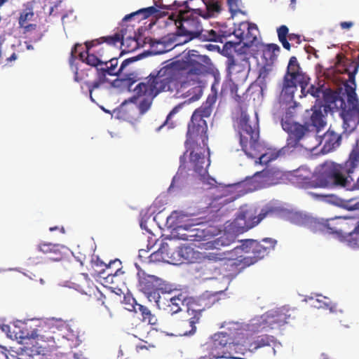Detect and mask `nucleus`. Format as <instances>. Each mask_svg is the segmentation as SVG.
<instances>
[{
    "label": "nucleus",
    "mask_w": 359,
    "mask_h": 359,
    "mask_svg": "<svg viewBox=\"0 0 359 359\" xmlns=\"http://www.w3.org/2000/svg\"><path fill=\"white\" fill-rule=\"evenodd\" d=\"M215 101L216 95L208 96L206 102L194 111L191 118L194 120L205 121V118L210 116L212 111V105Z\"/></svg>",
    "instance_id": "nucleus-27"
},
{
    "label": "nucleus",
    "mask_w": 359,
    "mask_h": 359,
    "mask_svg": "<svg viewBox=\"0 0 359 359\" xmlns=\"http://www.w3.org/2000/svg\"><path fill=\"white\" fill-rule=\"evenodd\" d=\"M353 70L348 72V81L343 88L336 90L326 88L324 85L311 84L305 89L306 97L310 94L316 98L314 105L323 107L325 113L333 109L340 110L339 116L343 120V127L345 131L355 130L359 125V99L355 93L356 84L355 76L358 72V65L353 64Z\"/></svg>",
    "instance_id": "nucleus-1"
},
{
    "label": "nucleus",
    "mask_w": 359,
    "mask_h": 359,
    "mask_svg": "<svg viewBox=\"0 0 359 359\" xmlns=\"http://www.w3.org/2000/svg\"><path fill=\"white\" fill-rule=\"evenodd\" d=\"M189 59L185 62H181V70L185 71L186 78L194 83H198L200 76L207 72V67L204 65L209 60L207 56L195 55L194 53L189 55Z\"/></svg>",
    "instance_id": "nucleus-16"
},
{
    "label": "nucleus",
    "mask_w": 359,
    "mask_h": 359,
    "mask_svg": "<svg viewBox=\"0 0 359 359\" xmlns=\"http://www.w3.org/2000/svg\"><path fill=\"white\" fill-rule=\"evenodd\" d=\"M26 327L25 325H24ZM19 334L18 337L21 339H43V335H39L36 333V331L33 330L32 332H28L26 327H23L22 330L19 332V333L16 332V334Z\"/></svg>",
    "instance_id": "nucleus-47"
},
{
    "label": "nucleus",
    "mask_w": 359,
    "mask_h": 359,
    "mask_svg": "<svg viewBox=\"0 0 359 359\" xmlns=\"http://www.w3.org/2000/svg\"><path fill=\"white\" fill-rule=\"evenodd\" d=\"M226 245V243H224V242L223 241V237L221 236L219 237V238L213 241H210V242H207L205 245V249H213V248H217L218 246L219 245Z\"/></svg>",
    "instance_id": "nucleus-52"
},
{
    "label": "nucleus",
    "mask_w": 359,
    "mask_h": 359,
    "mask_svg": "<svg viewBox=\"0 0 359 359\" xmlns=\"http://www.w3.org/2000/svg\"><path fill=\"white\" fill-rule=\"evenodd\" d=\"M156 345L154 344H149L147 341H144V344H140L136 346L137 351L142 349L149 350L150 348H154Z\"/></svg>",
    "instance_id": "nucleus-55"
},
{
    "label": "nucleus",
    "mask_w": 359,
    "mask_h": 359,
    "mask_svg": "<svg viewBox=\"0 0 359 359\" xmlns=\"http://www.w3.org/2000/svg\"><path fill=\"white\" fill-rule=\"evenodd\" d=\"M226 32L221 30L220 29L215 30L211 29H203L201 27L199 34L197 35L198 39L203 41H214L223 43V39L227 37Z\"/></svg>",
    "instance_id": "nucleus-28"
},
{
    "label": "nucleus",
    "mask_w": 359,
    "mask_h": 359,
    "mask_svg": "<svg viewBox=\"0 0 359 359\" xmlns=\"http://www.w3.org/2000/svg\"><path fill=\"white\" fill-rule=\"evenodd\" d=\"M249 330L252 332H261L271 330L266 313L252 318L249 325Z\"/></svg>",
    "instance_id": "nucleus-31"
},
{
    "label": "nucleus",
    "mask_w": 359,
    "mask_h": 359,
    "mask_svg": "<svg viewBox=\"0 0 359 359\" xmlns=\"http://www.w3.org/2000/svg\"><path fill=\"white\" fill-rule=\"evenodd\" d=\"M198 359H215V358L213 357L210 353L208 352V354L201 356Z\"/></svg>",
    "instance_id": "nucleus-62"
},
{
    "label": "nucleus",
    "mask_w": 359,
    "mask_h": 359,
    "mask_svg": "<svg viewBox=\"0 0 359 359\" xmlns=\"http://www.w3.org/2000/svg\"><path fill=\"white\" fill-rule=\"evenodd\" d=\"M208 232L204 229H192L181 235V238L191 242H199L208 240Z\"/></svg>",
    "instance_id": "nucleus-34"
},
{
    "label": "nucleus",
    "mask_w": 359,
    "mask_h": 359,
    "mask_svg": "<svg viewBox=\"0 0 359 359\" xmlns=\"http://www.w3.org/2000/svg\"><path fill=\"white\" fill-rule=\"evenodd\" d=\"M137 60V58L135 57L126 59L122 62L120 67L117 68L118 59L116 57L106 58L104 60L106 65H104L100 69H97V79H95L93 82L85 83L88 87L90 100L94 102V99L92 96L94 90L99 88L102 85L109 81L107 77V76H119L123 72L128 65Z\"/></svg>",
    "instance_id": "nucleus-10"
},
{
    "label": "nucleus",
    "mask_w": 359,
    "mask_h": 359,
    "mask_svg": "<svg viewBox=\"0 0 359 359\" xmlns=\"http://www.w3.org/2000/svg\"><path fill=\"white\" fill-rule=\"evenodd\" d=\"M277 344V339L272 335L264 334L257 337L254 341L248 343V348L251 352L265 346H273V353H276L274 347Z\"/></svg>",
    "instance_id": "nucleus-25"
},
{
    "label": "nucleus",
    "mask_w": 359,
    "mask_h": 359,
    "mask_svg": "<svg viewBox=\"0 0 359 359\" xmlns=\"http://www.w3.org/2000/svg\"><path fill=\"white\" fill-rule=\"evenodd\" d=\"M206 121H200L191 118L186 134L184 142L187 152L190 151L189 158L194 168L199 172H204V156L206 151L209 152L208 146V136Z\"/></svg>",
    "instance_id": "nucleus-5"
},
{
    "label": "nucleus",
    "mask_w": 359,
    "mask_h": 359,
    "mask_svg": "<svg viewBox=\"0 0 359 359\" xmlns=\"http://www.w3.org/2000/svg\"><path fill=\"white\" fill-rule=\"evenodd\" d=\"M359 168V140L353 147L344 163L325 161L320 165L318 172L312 177L305 176V169L296 171L295 182L299 188L308 189L329 187H351V174Z\"/></svg>",
    "instance_id": "nucleus-2"
},
{
    "label": "nucleus",
    "mask_w": 359,
    "mask_h": 359,
    "mask_svg": "<svg viewBox=\"0 0 359 359\" xmlns=\"http://www.w3.org/2000/svg\"><path fill=\"white\" fill-rule=\"evenodd\" d=\"M159 12L160 11L157 9V7L154 5V6H149L145 8H142L136 12L127 15L123 18V20L128 21L132 18L140 15H142V19H146L154 15H155L156 16H158L161 15Z\"/></svg>",
    "instance_id": "nucleus-37"
},
{
    "label": "nucleus",
    "mask_w": 359,
    "mask_h": 359,
    "mask_svg": "<svg viewBox=\"0 0 359 359\" xmlns=\"http://www.w3.org/2000/svg\"><path fill=\"white\" fill-rule=\"evenodd\" d=\"M133 303L131 306L136 313H140L142 316V321L147 323L151 325H158V318L155 314L152 313L150 309L147 306L137 304L134 298H132Z\"/></svg>",
    "instance_id": "nucleus-26"
},
{
    "label": "nucleus",
    "mask_w": 359,
    "mask_h": 359,
    "mask_svg": "<svg viewBox=\"0 0 359 359\" xmlns=\"http://www.w3.org/2000/svg\"><path fill=\"white\" fill-rule=\"evenodd\" d=\"M339 236L340 241L346 242L351 246L358 245L359 235V221L357 225L354 223V218L352 217L340 216Z\"/></svg>",
    "instance_id": "nucleus-18"
},
{
    "label": "nucleus",
    "mask_w": 359,
    "mask_h": 359,
    "mask_svg": "<svg viewBox=\"0 0 359 359\" xmlns=\"http://www.w3.org/2000/svg\"><path fill=\"white\" fill-rule=\"evenodd\" d=\"M133 75V74H127L125 78L122 79L124 85L127 86L128 88H130L134 83L137 81L135 76H131Z\"/></svg>",
    "instance_id": "nucleus-54"
},
{
    "label": "nucleus",
    "mask_w": 359,
    "mask_h": 359,
    "mask_svg": "<svg viewBox=\"0 0 359 359\" xmlns=\"http://www.w3.org/2000/svg\"><path fill=\"white\" fill-rule=\"evenodd\" d=\"M229 11L234 15L241 13V0H226Z\"/></svg>",
    "instance_id": "nucleus-50"
},
{
    "label": "nucleus",
    "mask_w": 359,
    "mask_h": 359,
    "mask_svg": "<svg viewBox=\"0 0 359 359\" xmlns=\"http://www.w3.org/2000/svg\"><path fill=\"white\" fill-rule=\"evenodd\" d=\"M137 275L138 287L140 291L145 294L149 302L154 301L157 306L161 308L160 291L163 290L162 280L155 276L145 274L144 272H138Z\"/></svg>",
    "instance_id": "nucleus-13"
},
{
    "label": "nucleus",
    "mask_w": 359,
    "mask_h": 359,
    "mask_svg": "<svg viewBox=\"0 0 359 359\" xmlns=\"http://www.w3.org/2000/svg\"><path fill=\"white\" fill-rule=\"evenodd\" d=\"M300 67L298 63L297 59L296 57L292 56L290 58L289 63L287 69V74H292V76L299 74H304L302 72L299 71Z\"/></svg>",
    "instance_id": "nucleus-46"
},
{
    "label": "nucleus",
    "mask_w": 359,
    "mask_h": 359,
    "mask_svg": "<svg viewBox=\"0 0 359 359\" xmlns=\"http://www.w3.org/2000/svg\"><path fill=\"white\" fill-rule=\"evenodd\" d=\"M187 0H154V5L158 8L175 11L176 5H183Z\"/></svg>",
    "instance_id": "nucleus-40"
},
{
    "label": "nucleus",
    "mask_w": 359,
    "mask_h": 359,
    "mask_svg": "<svg viewBox=\"0 0 359 359\" xmlns=\"http://www.w3.org/2000/svg\"><path fill=\"white\" fill-rule=\"evenodd\" d=\"M36 24H27L20 27L23 29V34H25L27 37H31L32 33L36 31Z\"/></svg>",
    "instance_id": "nucleus-53"
},
{
    "label": "nucleus",
    "mask_w": 359,
    "mask_h": 359,
    "mask_svg": "<svg viewBox=\"0 0 359 359\" xmlns=\"http://www.w3.org/2000/svg\"><path fill=\"white\" fill-rule=\"evenodd\" d=\"M165 64L158 70L152 71L144 81L138 83L134 88L138 96H146L154 99L162 93H178L182 87L180 77V61L165 62Z\"/></svg>",
    "instance_id": "nucleus-3"
},
{
    "label": "nucleus",
    "mask_w": 359,
    "mask_h": 359,
    "mask_svg": "<svg viewBox=\"0 0 359 359\" xmlns=\"http://www.w3.org/2000/svg\"><path fill=\"white\" fill-rule=\"evenodd\" d=\"M165 23L166 25H173L176 27L177 34L188 36L189 39L197 37L202 27L201 18L202 11L200 9H180L177 13H170Z\"/></svg>",
    "instance_id": "nucleus-8"
},
{
    "label": "nucleus",
    "mask_w": 359,
    "mask_h": 359,
    "mask_svg": "<svg viewBox=\"0 0 359 359\" xmlns=\"http://www.w3.org/2000/svg\"><path fill=\"white\" fill-rule=\"evenodd\" d=\"M305 226L314 233L326 234L325 219L310 218L305 216Z\"/></svg>",
    "instance_id": "nucleus-33"
},
{
    "label": "nucleus",
    "mask_w": 359,
    "mask_h": 359,
    "mask_svg": "<svg viewBox=\"0 0 359 359\" xmlns=\"http://www.w3.org/2000/svg\"><path fill=\"white\" fill-rule=\"evenodd\" d=\"M182 108V104H178L175 106L168 114L165 121L163 122L162 125H161L158 130H160L164 126H168V128H173L175 127V123L171 121L172 117L179 112L180 109Z\"/></svg>",
    "instance_id": "nucleus-45"
},
{
    "label": "nucleus",
    "mask_w": 359,
    "mask_h": 359,
    "mask_svg": "<svg viewBox=\"0 0 359 359\" xmlns=\"http://www.w3.org/2000/svg\"><path fill=\"white\" fill-rule=\"evenodd\" d=\"M230 340L229 334L226 332H218L215 333L204 346L215 359L233 358L229 351L231 348Z\"/></svg>",
    "instance_id": "nucleus-15"
},
{
    "label": "nucleus",
    "mask_w": 359,
    "mask_h": 359,
    "mask_svg": "<svg viewBox=\"0 0 359 359\" xmlns=\"http://www.w3.org/2000/svg\"><path fill=\"white\" fill-rule=\"evenodd\" d=\"M353 23L352 22H341L340 23V27L343 29H348L352 27Z\"/></svg>",
    "instance_id": "nucleus-59"
},
{
    "label": "nucleus",
    "mask_w": 359,
    "mask_h": 359,
    "mask_svg": "<svg viewBox=\"0 0 359 359\" xmlns=\"http://www.w3.org/2000/svg\"><path fill=\"white\" fill-rule=\"evenodd\" d=\"M210 165V162H209V160L206 161L205 160V156H204V164H203V167L205 168V171L204 172H199V171H197L194 167V164L192 163L191 159H189V170H193L196 173H197L200 177H201V180L203 183V185L206 186L207 187V189H211L212 187H214L216 186V180L211 177L210 176H209L208 174V167Z\"/></svg>",
    "instance_id": "nucleus-32"
},
{
    "label": "nucleus",
    "mask_w": 359,
    "mask_h": 359,
    "mask_svg": "<svg viewBox=\"0 0 359 359\" xmlns=\"http://www.w3.org/2000/svg\"><path fill=\"white\" fill-rule=\"evenodd\" d=\"M271 210H262L257 214L255 209L250 208L241 211L235 218L233 226L238 233H243L255 227L262 221Z\"/></svg>",
    "instance_id": "nucleus-14"
},
{
    "label": "nucleus",
    "mask_w": 359,
    "mask_h": 359,
    "mask_svg": "<svg viewBox=\"0 0 359 359\" xmlns=\"http://www.w3.org/2000/svg\"><path fill=\"white\" fill-rule=\"evenodd\" d=\"M283 129L288 134L285 147L294 149L300 144V141L309 135L311 129L304 122L301 124L294 120V114L290 110L287 111L281 118Z\"/></svg>",
    "instance_id": "nucleus-11"
},
{
    "label": "nucleus",
    "mask_w": 359,
    "mask_h": 359,
    "mask_svg": "<svg viewBox=\"0 0 359 359\" xmlns=\"http://www.w3.org/2000/svg\"><path fill=\"white\" fill-rule=\"evenodd\" d=\"M340 216L325 219L326 234H332L338 238Z\"/></svg>",
    "instance_id": "nucleus-41"
},
{
    "label": "nucleus",
    "mask_w": 359,
    "mask_h": 359,
    "mask_svg": "<svg viewBox=\"0 0 359 359\" xmlns=\"http://www.w3.org/2000/svg\"><path fill=\"white\" fill-rule=\"evenodd\" d=\"M238 46H240V43L227 41L223 45L220 53L226 57L225 65L228 75L233 76L236 80L243 81L250 70V59L252 53L238 48Z\"/></svg>",
    "instance_id": "nucleus-6"
},
{
    "label": "nucleus",
    "mask_w": 359,
    "mask_h": 359,
    "mask_svg": "<svg viewBox=\"0 0 359 359\" xmlns=\"http://www.w3.org/2000/svg\"><path fill=\"white\" fill-rule=\"evenodd\" d=\"M227 89H229L231 95L233 97L237 102L241 101V96L237 93L238 86L232 81V79H230L222 85V93H224Z\"/></svg>",
    "instance_id": "nucleus-44"
},
{
    "label": "nucleus",
    "mask_w": 359,
    "mask_h": 359,
    "mask_svg": "<svg viewBox=\"0 0 359 359\" xmlns=\"http://www.w3.org/2000/svg\"><path fill=\"white\" fill-rule=\"evenodd\" d=\"M0 359H8L7 350L1 346H0Z\"/></svg>",
    "instance_id": "nucleus-60"
},
{
    "label": "nucleus",
    "mask_w": 359,
    "mask_h": 359,
    "mask_svg": "<svg viewBox=\"0 0 359 359\" xmlns=\"http://www.w3.org/2000/svg\"><path fill=\"white\" fill-rule=\"evenodd\" d=\"M175 255L189 262L202 264L204 266L224 259L222 253L199 252L189 246L179 247L177 250L171 249L168 243H162L160 248L149 256V262H168L175 260Z\"/></svg>",
    "instance_id": "nucleus-4"
},
{
    "label": "nucleus",
    "mask_w": 359,
    "mask_h": 359,
    "mask_svg": "<svg viewBox=\"0 0 359 359\" xmlns=\"http://www.w3.org/2000/svg\"><path fill=\"white\" fill-rule=\"evenodd\" d=\"M278 38L279 41L282 43L284 48L290 50L291 45L287 39L289 34V29L286 25H281L277 29Z\"/></svg>",
    "instance_id": "nucleus-43"
},
{
    "label": "nucleus",
    "mask_w": 359,
    "mask_h": 359,
    "mask_svg": "<svg viewBox=\"0 0 359 359\" xmlns=\"http://www.w3.org/2000/svg\"><path fill=\"white\" fill-rule=\"evenodd\" d=\"M280 48L278 45L276 43H268L263 45V57L266 60L271 62H273L276 60Z\"/></svg>",
    "instance_id": "nucleus-39"
},
{
    "label": "nucleus",
    "mask_w": 359,
    "mask_h": 359,
    "mask_svg": "<svg viewBox=\"0 0 359 359\" xmlns=\"http://www.w3.org/2000/svg\"><path fill=\"white\" fill-rule=\"evenodd\" d=\"M281 150H276L272 149H266L264 147V151L257 157L259 163L262 165H266L269 162L276 160L281 155Z\"/></svg>",
    "instance_id": "nucleus-36"
},
{
    "label": "nucleus",
    "mask_w": 359,
    "mask_h": 359,
    "mask_svg": "<svg viewBox=\"0 0 359 359\" xmlns=\"http://www.w3.org/2000/svg\"><path fill=\"white\" fill-rule=\"evenodd\" d=\"M123 35L117 32L112 36H102L92 41H86L84 44L89 49L90 47H96L103 43H106L108 46H115L118 43L123 44Z\"/></svg>",
    "instance_id": "nucleus-29"
},
{
    "label": "nucleus",
    "mask_w": 359,
    "mask_h": 359,
    "mask_svg": "<svg viewBox=\"0 0 359 359\" xmlns=\"http://www.w3.org/2000/svg\"><path fill=\"white\" fill-rule=\"evenodd\" d=\"M184 301L185 297L180 293L166 299V302H161L160 309H163L168 314L174 315L181 311Z\"/></svg>",
    "instance_id": "nucleus-23"
},
{
    "label": "nucleus",
    "mask_w": 359,
    "mask_h": 359,
    "mask_svg": "<svg viewBox=\"0 0 359 359\" xmlns=\"http://www.w3.org/2000/svg\"><path fill=\"white\" fill-rule=\"evenodd\" d=\"M287 39L292 42L294 41L297 44H300L302 42L301 36L294 33L290 34Z\"/></svg>",
    "instance_id": "nucleus-56"
},
{
    "label": "nucleus",
    "mask_w": 359,
    "mask_h": 359,
    "mask_svg": "<svg viewBox=\"0 0 359 359\" xmlns=\"http://www.w3.org/2000/svg\"><path fill=\"white\" fill-rule=\"evenodd\" d=\"M154 99H151L149 97H147L146 98L142 99L138 105V109L140 112V114H143L146 113L149 108L151 107L152 100Z\"/></svg>",
    "instance_id": "nucleus-51"
},
{
    "label": "nucleus",
    "mask_w": 359,
    "mask_h": 359,
    "mask_svg": "<svg viewBox=\"0 0 359 359\" xmlns=\"http://www.w3.org/2000/svg\"><path fill=\"white\" fill-rule=\"evenodd\" d=\"M347 190H353V189H359V177L355 183H353V180L352 179V182H351V187L349 188L344 187Z\"/></svg>",
    "instance_id": "nucleus-58"
},
{
    "label": "nucleus",
    "mask_w": 359,
    "mask_h": 359,
    "mask_svg": "<svg viewBox=\"0 0 359 359\" xmlns=\"http://www.w3.org/2000/svg\"><path fill=\"white\" fill-rule=\"evenodd\" d=\"M34 15V14L32 11L25 10L21 12L18 18L19 27H22L27 24H29L28 22L32 20Z\"/></svg>",
    "instance_id": "nucleus-49"
},
{
    "label": "nucleus",
    "mask_w": 359,
    "mask_h": 359,
    "mask_svg": "<svg viewBox=\"0 0 359 359\" xmlns=\"http://www.w3.org/2000/svg\"><path fill=\"white\" fill-rule=\"evenodd\" d=\"M239 142L242 150L250 158H257L264 149L259 141L258 122L250 121L249 116L241 112L238 123Z\"/></svg>",
    "instance_id": "nucleus-7"
},
{
    "label": "nucleus",
    "mask_w": 359,
    "mask_h": 359,
    "mask_svg": "<svg viewBox=\"0 0 359 359\" xmlns=\"http://www.w3.org/2000/svg\"><path fill=\"white\" fill-rule=\"evenodd\" d=\"M309 80L310 79L306 74H294L292 76V74H286L284 78L283 91L293 97L297 86H299L302 94L305 95V89L309 86Z\"/></svg>",
    "instance_id": "nucleus-20"
},
{
    "label": "nucleus",
    "mask_w": 359,
    "mask_h": 359,
    "mask_svg": "<svg viewBox=\"0 0 359 359\" xmlns=\"http://www.w3.org/2000/svg\"><path fill=\"white\" fill-rule=\"evenodd\" d=\"M74 80L77 82L81 81L83 80L82 76H79V72L76 71L74 74Z\"/></svg>",
    "instance_id": "nucleus-63"
},
{
    "label": "nucleus",
    "mask_w": 359,
    "mask_h": 359,
    "mask_svg": "<svg viewBox=\"0 0 359 359\" xmlns=\"http://www.w3.org/2000/svg\"><path fill=\"white\" fill-rule=\"evenodd\" d=\"M206 47L209 50H217L219 52L220 50L219 46L217 45L208 44L206 45Z\"/></svg>",
    "instance_id": "nucleus-61"
},
{
    "label": "nucleus",
    "mask_w": 359,
    "mask_h": 359,
    "mask_svg": "<svg viewBox=\"0 0 359 359\" xmlns=\"http://www.w3.org/2000/svg\"><path fill=\"white\" fill-rule=\"evenodd\" d=\"M85 46L86 50H83L82 44L76 43L74 46L71 50V55L69 59L70 62H73L76 59V54H78V57L80 60H81L83 62H85L88 65L95 68L96 79H97V69H100V67L104 66V65H106V62H104L103 59L104 56L103 48L90 53V50L93 47H90L89 49H88L87 46Z\"/></svg>",
    "instance_id": "nucleus-12"
},
{
    "label": "nucleus",
    "mask_w": 359,
    "mask_h": 359,
    "mask_svg": "<svg viewBox=\"0 0 359 359\" xmlns=\"http://www.w3.org/2000/svg\"><path fill=\"white\" fill-rule=\"evenodd\" d=\"M323 107L313 105L311 109L312 112L309 116V120L305 121L309 128L311 129V132L315 131L318 133L326 125L325 115L323 114L321 110Z\"/></svg>",
    "instance_id": "nucleus-21"
},
{
    "label": "nucleus",
    "mask_w": 359,
    "mask_h": 359,
    "mask_svg": "<svg viewBox=\"0 0 359 359\" xmlns=\"http://www.w3.org/2000/svg\"><path fill=\"white\" fill-rule=\"evenodd\" d=\"M280 175L281 173L280 171L273 170L270 169H265L255 174L256 176H259L260 177L264 179V181L265 182L270 184H275V177L278 178V176Z\"/></svg>",
    "instance_id": "nucleus-42"
},
{
    "label": "nucleus",
    "mask_w": 359,
    "mask_h": 359,
    "mask_svg": "<svg viewBox=\"0 0 359 359\" xmlns=\"http://www.w3.org/2000/svg\"><path fill=\"white\" fill-rule=\"evenodd\" d=\"M342 128H344L342 126ZM354 130H353V131ZM351 131H345L343 128L342 133L337 132L334 128L330 126L329 129L321 137L320 144H323L322 152L327 154L334 151L341 144L342 135L344 133H350Z\"/></svg>",
    "instance_id": "nucleus-19"
},
{
    "label": "nucleus",
    "mask_w": 359,
    "mask_h": 359,
    "mask_svg": "<svg viewBox=\"0 0 359 359\" xmlns=\"http://www.w3.org/2000/svg\"><path fill=\"white\" fill-rule=\"evenodd\" d=\"M203 309L198 308L196 304H190L187 308V313L190 318L188 320V323L191 329L188 331H185L183 333L184 336L194 335L196 332V324L199 323L200 320L202 317V313Z\"/></svg>",
    "instance_id": "nucleus-22"
},
{
    "label": "nucleus",
    "mask_w": 359,
    "mask_h": 359,
    "mask_svg": "<svg viewBox=\"0 0 359 359\" xmlns=\"http://www.w3.org/2000/svg\"><path fill=\"white\" fill-rule=\"evenodd\" d=\"M29 348L22 349L20 353H18V359H32L31 355H28Z\"/></svg>",
    "instance_id": "nucleus-57"
},
{
    "label": "nucleus",
    "mask_w": 359,
    "mask_h": 359,
    "mask_svg": "<svg viewBox=\"0 0 359 359\" xmlns=\"http://www.w3.org/2000/svg\"><path fill=\"white\" fill-rule=\"evenodd\" d=\"M234 36L240 39L238 48L251 52V47L257 41L259 29L257 25L248 22H242L233 30Z\"/></svg>",
    "instance_id": "nucleus-17"
},
{
    "label": "nucleus",
    "mask_w": 359,
    "mask_h": 359,
    "mask_svg": "<svg viewBox=\"0 0 359 359\" xmlns=\"http://www.w3.org/2000/svg\"><path fill=\"white\" fill-rule=\"evenodd\" d=\"M353 201V199L344 201L338 198H334L332 203L339 207H342L344 208H346L348 210H355L358 208V203H355V205H351V203Z\"/></svg>",
    "instance_id": "nucleus-48"
},
{
    "label": "nucleus",
    "mask_w": 359,
    "mask_h": 359,
    "mask_svg": "<svg viewBox=\"0 0 359 359\" xmlns=\"http://www.w3.org/2000/svg\"><path fill=\"white\" fill-rule=\"evenodd\" d=\"M185 154L180 156V165L178 168V170L176 173V175L173 177L171 184L169 187V190L170 191L172 189H173L175 187H178L182 182L184 179V174L187 172L186 171V158L184 156Z\"/></svg>",
    "instance_id": "nucleus-38"
},
{
    "label": "nucleus",
    "mask_w": 359,
    "mask_h": 359,
    "mask_svg": "<svg viewBox=\"0 0 359 359\" xmlns=\"http://www.w3.org/2000/svg\"><path fill=\"white\" fill-rule=\"evenodd\" d=\"M206 11H202V18L206 20L219 14L222 11V4L215 0H209L205 3Z\"/></svg>",
    "instance_id": "nucleus-35"
},
{
    "label": "nucleus",
    "mask_w": 359,
    "mask_h": 359,
    "mask_svg": "<svg viewBox=\"0 0 359 359\" xmlns=\"http://www.w3.org/2000/svg\"><path fill=\"white\" fill-rule=\"evenodd\" d=\"M62 248L63 246L60 244L48 242H41L37 246V250L39 252L47 255L53 261H59L62 259Z\"/></svg>",
    "instance_id": "nucleus-24"
},
{
    "label": "nucleus",
    "mask_w": 359,
    "mask_h": 359,
    "mask_svg": "<svg viewBox=\"0 0 359 359\" xmlns=\"http://www.w3.org/2000/svg\"><path fill=\"white\" fill-rule=\"evenodd\" d=\"M269 323L271 328L280 327L287 323V316L285 313L284 309H277L266 313Z\"/></svg>",
    "instance_id": "nucleus-30"
},
{
    "label": "nucleus",
    "mask_w": 359,
    "mask_h": 359,
    "mask_svg": "<svg viewBox=\"0 0 359 359\" xmlns=\"http://www.w3.org/2000/svg\"><path fill=\"white\" fill-rule=\"evenodd\" d=\"M240 243L239 245L233 248L236 253L241 251L246 254H252L239 260L243 267L250 266L263 259L274 250L277 244V241L271 238H264L260 241L255 239H245L240 241Z\"/></svg>",
    "instance_id": "nucleus-9"
},
{
    "label": "nucleus",
    "mask_w": 359,
    "mask_h": 359,
    "mask_svg": "<svg viewBox=\"0 0 359 359\" xmlns=\"http://www.w3.org/2000/svg\"><path fill=\"white\" fill-rule=\"evenodd\" d=\"M17 59V55L15 53H13L9 57L6 59L8 62H11Z\"/></svg>",
    "instance_id": "nucleus-64"
}]
</instances>
